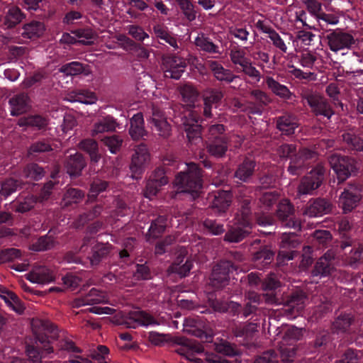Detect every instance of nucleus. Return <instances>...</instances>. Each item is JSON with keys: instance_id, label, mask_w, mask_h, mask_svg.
<instances>
[{"instance_id": "f257e3e1", "label": "nucleus", "mask_w": 363, "mask_h": 363, "mask_svg": "<svg viewBox=\"0 0 363 363\" xmlns=\"http://www.w3.org/2000/svg\"><path fill=\"white\" fill-rule=\"evenodd\" d=\"M31 328L35 341L26 346L29 360L16 357L10 363H41L43 358L53 352L51 344L57 337V328L50 321L40 318L32 320Z\"/></svg>"}, {"instance_id": "f03ea898", "label": "nucleus", "mask_w": 363, "mask_h": 363, "mask_svg": "<svg viewBox=\"0 0 363 363\" xmlns=\"http://www.w3.org/2000/svg\"><path fill=\"white\" fill-rule=\"evenodd\" d=\"M252 199L249 197L242 198L239 203L235 220L236 226H232L225 233L224 240L228 242L238 243L251 234L253 225L252 218Z\"/></svg>"}, {"instance_id": "7ed1b4c3", "label": "nucleus", "mask_w": 363, "mask_h": 363, "mask_svg": "<svg viewBox=\"0 0 363 363\" xmlns=\"http://www.w3.org/2000/svg\"><path fill=\"white\" fill-rule=\"evenodd\" d=\"M202 169L198 164L190 162L186 164V169L180 172L175 177L174 184L178 190L191 194L195 199L199 196L202 188Z\"/></svg>"}, {"instance_id": "20e7f679", "label": "nucleus", "mask_w": 363, "mask_h": 363, "mask_svg": "<svg viewBox=\"0 0 363 363\" xmlns=\"http://www.w3.org/2000/svg\"><path fill=\"white\" fill-rule=\"evenodd\" d=\"M328 161L337 177L338 184L345 182L358 169L354 158L340 153L330 154L328 157Z\"/></svg>"}, {"instance_id": "39448f33", "label": "nucleus", "mask_w": 363, "mask_h": 363, "mask_svg": "<svg viewBox=\"0 0 363 363\" xmlns=\"http://www.w3.org/2000/svg\"><path fill=\"white\" fill-rule=\"evenodd\" d=\"M175 123L182 127L186 135L189 143L197 144L202 141L200 118L193 111H188L182 116L175 117Z\"/></svg>"}, {"instance_id": "423d86ee", "label": "nucleus", "mask_w": 363, "mask_h": 363, "mask_svg": "<svg viewBox=\"0 0 363 363\" xmlns=\"http://www.w3.org/2000/svg\"><path fill=\"white\" fill-rule=\"evenodd\" d=\"M363 186L359 183H350L344 189L338 199V206L344 213L356 208L362 199Z\"/></svg>"}, {"instance_id": "0eeeda50", "label": "nucleus", "mask_w": 363, "mask_h": 363, "mask_svg": "<svg viewBox=\"0 0 363 363\" xmlns=\"http://www.w3.org/2000/svg\"><path fill=\"white\" fill-rule=\"evenodd\" d=\"M325 169L321 164H317L300 182L298 186L299 195L313 194L318 189L325 179Z\"/></svg>"}, {"instance_id": "6e6552de", "label": "nucleus", "mask_w": 363, "mask_h": 363, "mask_svg": "<svg viewBox=\"0 0 363 363\" xmlns=\"http://www.w3.org/2000/svg\"><path fill=\"white\" fill-rule=\"evenodd\" d=\"M303 99L306 101L315 116H322L330 120L335 114L333 104L320 95L306 93L303 96Z\"/></svg>"}, {"instance_id": "1a4fd4ad", "label": "nucleus", "mask_w": 363, "mask_h": 363, "mask_svg": "<svg viewBox=\"0 0 363 363\" xmlns=\"http://www.w3.org/2000/svg\"><path fill=\"white\" fill-rule=\"evenodd\" d=\"M235 269V267L231 261H220L213 268L210 284L216 289L224 288L229 284L230 273Z\"/></svg>"}, {"instance_id": "9d476101", "label": "nucleus", "mask_w": 363, "mask_h": 363, "mask_svg": "<svg viewBox=\"0 0 363 363\" xmlns=\"http://www.w3.org/2000/svg\"><path fill=\"white\" fill-rule=\"evenodd\" d=\"M150 158V155L145 144L141 143L136 146L129 166L133 179H138L141 178Z\"/></svg>"}, {"instance_id": "9b49d317", "label": "nucleus", "mask_w": 363, "mask_h": 363, "mask_svg": "<svg viewBox=\"0 0 363 363\" xmlns=\"http://www.w3.org/2000/svg\"><path fill=\"white\" fill-rule=\"evenodd\" d=\"M219 43H221L220 37L213 40L209 35L201 32L198 33L194 40L197 50L206 53L213 58H218L223 54V48Z\"/></svg>"}, {"instance_id": "f8f14e48", "label": "nucleus", "mask_w": 363, "mask_h": 363, "mask_svg": "<svg viewBox=\"0 0 363 363\" xmlns=\"http://www.w3.org/2000/svg\"><path fill=\"white\" fill-rule=\"evenodd\" d=\"M276 215L283 226L301 230V222L296 218L294 207L289 200L283 199L279 203Z\"/></svg>"}, {"instance_id": "ddd939ff", "label": "nucleus", "mask_w": 363, "mask_h": 363, "mask_svg": "<svg viewBox=\"0 0 363 363\" xmlns=\"http://www.w3.org/2000/svg\"><path fill=\"white\" fill-rule=\"evenodd\" d=\"M261 240L255 239L250 242V250L253 254V261L259 269L267 267L274 260V252L268 245H260Z\"/></svg>"}, {"instance_id": "4468645a", "label": "nucleus", "mask_w": 363, "mask_h": 363, "mask_svg": "<svg viewBox=\"0 0 363 363\" xmlns=\"http://www.w3.org/2000/svg\"><path fill=\"white\" fill-rule=\"evenodd\" d=\"M325 38L330 49L335 52L344 49H350L356 44V40L352 35L340 28L330 30Z\"/></svg>"}, {"instance_id": "2eb2a0df", "label": "nucleus", "mask_w": 363, "mask_h": 363, "mask_svg": "<svg viewBox=\"0 0 363 363\" xmlns=\"http://www.w3.org/2000/svg\"><path fill=\"white\" fill-rule=\"evenodd\" d=\"M162 65L164 75L174 79L181 78L186 67L184 58L177 54H170L162 57Z\"/></svg>"}, {"instance_id": "dca6fc26", "label": "nucleus", "mask_w": 363, "mask_h": 363, "mask_svg": "<svg viewBox=\"0 0 363 363\" xmlns=\"http://www.w3.org/2000/svg\"><path fill=\"white\" fill-rule=\"evenodd\" d=\"M298 245L299 242L294 233H283L280 246L281 249L277 257V263L279 264H284L286 262L292 260L297 255V252L292 249L296 248Z\"/></svg>"}, {"instance_id": "f3484780", "label": "nucleus", "mask_w": 363, "mask_h": 363, "mask_svg": "<svg viewBox=\"0 0 363 363\" xmlns=\"http://www.w3.org/2000/svg\"><path fill=\"white\" fill-rule=\"evenodd\" d=\"M158 324L153 316L141 310L131 311L123 318L121 325L128 328H136L138 326L147 327L150 325Z\"/></svg>"}, {"instance_id": "a211bd4d", "label": "nucleus", "mask_w": 363, "mask_h": 363, "mask_svg": "<svg viewBox=\"0 0 363 363\" xmlns=\"http://www.w3.org/2000/svg\"><path fill=\"white\" fill-rule=\"evenodd\" d=\"M317 154L308 148H302L298 152H296L294 158L291 159L288 172L294 176L302 174L305 167L308 164V160H315Z\"/></svg>"}, {"instance_id": "6ab92c4d", "label": "nucleus", "mask_w": 363, "mask_h": 363, "mask_svg": "<svg viewBox=\"0 0 363 363\" xmlns=\"http://www.w3.org/2000/svg\"><path fill=\"white\" fill-rule=\"evenodd\" d=\"M152 31L155 38L163 42L159 41V43L164 45V43L168 44L173 52L178 54L181 50L182 41L179 40L177 35L170 32L167 26L163 24H155L152 26Z\"/></svg>"}, {"instance_id": "aec40b11", "label": "nucleus", "mask_w": 363, "mask_h": 363, "mask_svg": "<svg viewBox=\"0 0 363 363\" xmlns=\"http://www.w3.org/2000/svg\"><path fill=\"white\" fill-rule=\"evenodd\" d=\"M276 128L281 135L292 136L295 134L299 123L297 116L289 112H285L282 115L274 118Z\"/></svg>"}, {"instance_id": "412c9836", "label": "nucleus", "mask_w": 363, "mask_h": 363, "mask_svg": "<svg viewBox=\"0 0 363 363\" xmlns=\"http://www.w3.org/2000/svg\"><path fill=\"white\" fill-rule=\"evenodd\" d=\"M333 205L325 198L312 199L304 209V214L309 217H318L330 213Z\"/></svg>"}, {"instance_id": "4be33fe9", "label": "nucleus", "mask_w": 363, "mask_h": 363, "mask_svg": "<svg viewBox=\"0 0 363 363\" xmlns=\"http://www.w3.org/2000/svg\"><path fill=\"white\" fill-rule=\"evenodd\" d=\"M223 97L222 91L215 88H206L202 92L203 101V116L206 118L212 117V108H217Z\"/></svg>"}, {"instance_id": "5701e85b", "label": "nucleus", "mask_w": 363, "mask_h": 363, "mask_svg": "<svg viewBox=\"0 0 363 363\" xmlns=\"http://www.w3.org/2000/svg\"><path fill=\"white\" fill-rule=\"evenodd\" d=\"M340 247L347 255V260L352 266L363 257V245L350 238L342 240Z\"/></svg>"}, {"instance_id": "b1692460", "label": "nucleus", "mask_w": 363, "mask_h": 363, "mask_svg": "<svg viewBox=\"0 0 363 363\" xmlns=\"http://www.w3.org/2000/svg\"><path fill=\"white\" fill-rule=\"evenodd\" d=\"M64 164L67 173L71 177H77L82 174L86 166V161L81 153L76 152L74 154L67 156Z\"/></svg>"}, {"instance_id": "393cba45", "label": "nucleus", "mask_w": 363, "mask_h": 363, "mask_svg": "<svg viewBox=\"0 0 363 363\" xmlns=\"http://www.w3.org/2000/svg\"><path fill=\"white\" fill-rule=\"evenodd\" d=\"M256 167L255 160L250 157H245L243 160L238 164L234 173V177L242 182L247 183L252 179Z\"/></svg>"}, {"instance_id": "a878e982", "label": "nucleus", "mask_w": 363, "mask_h": 363, "mask_svg": "<svg viewBox=\"0 0 363 363\" xmlns=\"http://www.w3.org/2000/svg\"><path fill=\"white\" fill-rule=\"evenodd\" d=\"M167 227V216L160 215L152 219L149 229L145 235L147 242L152 243L162 237Z\"/></svg>"}, {"instance_id": "bb28decb", "label": "nucleus", "mask_w": 363, "mask_h": 363, "mask_svg": "<svg viewBox=\"0 0 363 363\" xmlns=\"http://www.w3.org/2000/svg\"><path fill=\"white\" fill-rule=\"evenodd\" d=\"M206 64L212 72L214 77L219 82L230 84L235 79L238 78L231 70L224 68V67L216 60H207Z\"/></svg>"}, {"instance_id": "cd10ccee", "label": "nucleus", "mask_w": 363, "mask_h": 363, "mask_svg": "<svg viewBox=\"0 0 363 363\" xmlns=\"http://www.w3.org/2000/svg\"><path fill=\"white\" fill-rule=\"evenodd\" d=\"M144 125L143 115L140 112L134 114L130 118L128 133L133 140H145L147 136L148 132Z\"/></svg>"}, {"instance_id": "c85d7f7f", "label": "nucleus", "mask_w": 363, "mask_h": 363, "mask_svg": "<svg viewBox=\"0 0 363 363\" xmlns=\"http://www.w3.org/2000/svg\"><path fill=\"white\" fill-rule=\"evenodd\" d=\"M280 286V282L274 277H268L264 279L262 288L266 293L263 294L265 301L269 304H278L279 298L274 291Z\"/></svg>"}, {"instance_id": "c756f323", "label": "nucleus", "mask_w": 363, "mask_h": 363, "mask_svg": "<svg viewBox=\"0 0 363 363\" xmlns=\"http://www.w3.org/2000/svg\"><path fill=\"white\" fill-rule=\"evenodd\" d=\"M49 123L47 117L40 115H30L19 118L18 125L20 127L31 128L33 130H44Z\"/></svg>"}, {"instance_id": "7c9ffc66", "label": "nucleus", "mask_w": 363, "mask_h": 363, "mask_svg": "<svg viewBox=\"0 0 363 363\" xmlns=\"http://www.w3.org/2000/svg\"><path fill=\"white\" fill-rule=\"evenodd\" d=\"M52 151V145L48 139H42L33 142L28 149V155L32 159L44 161L41 155Z\"/></svg>"}, {"instance_id": "2f4dec72", "label": "nucleus", "mask_w": 363, "mask_h": 363, "mask_svg": "<svg viewBox=\"0 0 363 363\" xmlns=\"http://www.w3.org/2000/svg\"><path fill=\"white\" fill-rule=\"evenodd\" d=\"M193 267V262L189 258H186V253L181 252L176 257L169 267L172 272L181 277H186Z\"/></svg>"}, {"instance_id": "473e14b6", "label": "nucleus", "mask_w": 363, "mask_h": 363, "mask_svg": "<svg viewBox=\"0 0 363 363\" xmlns=\"http://www.w3.org/2000/svg\"><path fill=\"white\" fill-rule=\"evenodd\" d=\"M228 138H220L219 139L207 141L206 150L211 156L216 158H223L225 156L228 150Z\"/></svg>"}, {"instance_id": "72a5a7b5", "label": "nucleus", "mask_w": 363, "mask_h": 363, "mask_svg": "<svg viewBox=\"0 0 363 363\" xmlns=\"http://www.w3.org/2000/svg\"><path fill=\"white\" fill-rule=\"evenodd\" d=\"M339 137L344 147L353 153L355 152L363 140L354 128L344 130Z\"/></svg>"}, {"instance_id": "f704fd0d", "label": "nucleus", "mask_w": 363, "mask_h": 363, "mask_svg": "<svg viewBox=\"0 0 363 363\" xmlns=\"http://www.w3.org/2000/svg\"><path fill=\"white\" fill-rule=\"evenodd\" d=\"M30 99L27 94L21 93L16 94L9 99L11 106V114L18 116L27 111L29 108Z\"/></svg>"}, {"instance_id": "c9c22d12", "label": "nucleus", "mask_w": 363, "mask_h": 363, "mask_svg": "<svg viewBox=\"0 0 363 363\" xmlns=\"http://www.w3.org/2000/svg\"><path fill=\"white\" fill-rule=\"evenodd\" d=\"M119 126L116 120L111 115L101 117L95 122L92 128V137L99 133L114 132Z\"/></svg>"}, {"instance_id": "e433bc0d", "label": "nucleus", "mask_w": 363, "mask_h": 363, "mask_svg": "<svg viewBox=\"0 0 363 363\" xmlns=\"http://www.w3.org/2000/svg\"><path fill=\"white\" fill-rule=\"evenodd\" d=\"M27 279L33 283L44 284L53 281L55 277L48 268L40 266L28 274Z\"/></svg>"}, {"instance_id": "4c0bfd02", "label": "nucleus", "mask_w": 363, "mask_h": 363, "mask_svg": "<svg viewBox=\"0 0 363 363\" xmlns=\"http://www.w3.org/2000/svg\"><path fill=\"white\" fill-rule=\"evenodd\" d=\"M179 92L182 101L189 107H194L199 93L196 88L191 84L186 83L179 86Z\"/></svg>"}, {"instance_id": "58836bf2", "label": "nucleus", "mask_w": 363, "mask_h": 363, "mask_svg": "<svg viewBox=\"0 0 363 363\" xmlns=\"http://www.w3.org/2000/svg\"><path fill=\"white\" fill-rule=\"evenodd\" d=\"M25 14L17 6L9 9L4 18L3 26L4 28L12 29L19 24L25 18Z\"/></svg>"}, {"instance_id": "ea45409f", "label": "nucleus", "mask_w": 363, "mask_h": 363, "mask_svg": "<svg viewBox=\"0 0 363 363\" xmlns=\"http://www.w3.org/2000/svg\"><path fill=\"white\" fill-rule=\"evenodd\" d=\"M174 161H172L167 158L163 160V165L155 169L152 173L150 178L152 179L156 183L160 184L161 186H164L169 182V176L171 171L167 166L171 165Z\"/></svg>"}, {"instance_id": "a19ab883", "label": "nucleus", "mask_w": 363, "mask_h": 363, "mask_svg": "<svg viewBox=\"0 0 363 363\" xmlns=\"http://www.w3.org/2000/svg\"><path fill=\"white\" fill-rule=\"evenodd\" d=\"M232 194L228 191H218L215 193L212 206L219 212H225L230 206Z\"/></svg>"}, {"instance_id": "79ce46f5", "label": "nucleus", "mask_w": 363, "mask_h": 363, "mask_svg": "<svg viewBox=\"0 0 363 363\" xmlns=\"http://www.w3.org/2000/svg\"><path fill=\"white\" fill-rule=\"evenodd\" d=\"M45 26L43 23L37 21H32L23 26L21 35L23 38L35 39L43 34Z\"/></svg>"}, {"instance_id": "37998d69", "label": "nucleus", "mask_w": 363, "mask_h": 363, "mask_svg": "<svg viewBox=\"0 0 363 363\" xmlns=\"http://www.w3.org/2000/svg\"><path fill=\"white\" fill-rule=\"evenodd\" d=\"M266 84L268 88L277 96L285 100H290L293 94L290 91L289 88L280 84L272 77H267Z\"/></svg>"}, {"instance_id": "c03bdc74", "label": "nucleus", "mask_w": 363, "mask_h": 363, "mask_svg": "<svg viewBox=\"0 0 363 363\" xmlns=\"http://www.w3.org/2000/svg\"><path fill=\"white\" fill-rule=\"evenodd\" d=\"M333 269L330 259L325 254L316 262L311 273L313 277H326L330 274Z\"/></svg>"}, {"instance_id": "a18cd8bd", "label": "nucleus", "mask_w": 363, "mask_h": 363, "mask_svg": "<svg viewBox=\"0 0 363 363\" xmlns=\"http://www.w3.org/2000/svg\"><path fill=\"white\" fill-rule=\"evenodd\" d=\"M89 215L84 213L80 215L74 223V226L77 229L85 228L86 230V235L84 237L83 240V244L82 245L79 249V252H84L87 250L89 243L90 242L91 240V238L89 235V233L91 229V224L89 223Z\"/></svg>"}, {"instance_id": "49530a36", "label": "nucleus", "mask_w": 363, "mask_h": 363, "mask_svg": "<svg viewBox=\"0 0 363 363\" xmlns=\"http://www.w3.org/2000/svg\"><path fill=\"white\" fill-rule=\"evenodd\" d=\"M38 203L36 196L28 195L23 198H19L13 204L14 211L17 213H25L33 209Z\"/></svg>"}, {"instance_id": "de8ad7c7", "label": "nucleus", "mask_w": 363, "mask_h": 363, "mask_svg": "<svg viewBox=\"0 0 363 363\" xmlns=\"http://www.w3.org/2000/svg\"><path fill=\"white\" fill-rule=\"evenodd\" d=\"M307 298L305 292L297 290L292 292L286 301V305L292 308L293 311L299 312L303 308V304Z\"/></svg>"}, {"instance_id": "09e8293b", "label": "nucleus", "mask_w": 363, "mask_h": 363, "mask_svg": "<svg viewBox=\"0 0 363 363\" xmlns=\"http://www.w3.org/2000/svg\"><path fill=\"white\" fill-rule=\"evenodd\" d=\"M23 183L13 178L6 179L0 183V197L6 198L23 188Z\"/></svg>"}, {"instance_id": "8fccbe9b", "label": "nucleus", "mask_w": 363, "mask_h": 363, "mask_svg": "<svg viewBox=\"0 0 363 363\" xmlns=\"http://www.w3.org/2000/svg\"><path fill=\"white\" fill-rule=\"evenodd\" d=\"M175 1L188 21H195L198 11L196 6L190 0H175Z\"/></svg>"}, {"instance_id": "3c124183", "label": "nucleus", "mask_w": 363, "mask_h": 363, "mask_svg": "<svg viewBox=\"0 0 363 363\" xmlns=\"http://www.w3.org/2000/svg\"><path fill=\"white\" fill-rule=\"evenodd\" d=\"M125 30L138 43H144L146 40L150 38V35L146 33L144 28L138 24H131L125 26Z\"/></svg>"}, {"instance_id": "603ef678", "label": "nucleus", "mask_w": 363, "mask_h": 363, "mask_svg": "<svg viewBox=\"0 0 363 363\" xmlns=\"http://www.w3.org/2000/svg\"><path fill=\"white\" fill-rule=\"evenodd\" d=\"M332 342V335L328 330L319 331L313 341V347L319 351L325 350Z\"/></svg>"}, {"instance_id": "864d4df0", "label": "nucleus", "mask_w": 363, "mask_h": 363, "mask_svg": "<svg viewBox=\"0 0 363 363\" xmlns=\"http://www.w3.org/2000/svg\"><path fill=\"white\" fill-rule=\"evenodd\" d=\"M54 246L55 240L53 237L45 235L40 236L35 242H33L31 249L36 252L47 251L54 247Z\"/></svg>"}, {"instance_id": "5fc2aeb1", "label": "nucleus", "mask_w": 363, "mask_h": 363, "mask_svg": "<svg viewBox=\"0 0 363 363\" xmlns=\"http://www.w3.org/2000/svg\"><path fill=\"white\" fill-rule=\"evenodd\" d=\"M67 99L71 102L91 104V92L84 89L74 90L67 94Z\"/></svg>"}, {"instance_id": "6e6d98bb", "label": "nucleus", "mask_w": 363, "mask_h": 363, "mask_svg": "<svg viewBox=\"0 0 363 363\" xmlns=\"http://www.w3.org/2000/svg\"><path fill=\"white\" fill-rule=\"evenodd\" d=\"M103 144L108 147V150L113 153L118 152L122 147L123 140L118 135H113L111 136H104L101 138Z\"/></svg>"}, {"instance_id": "4d7b16f0", "label": "nucleus", "mask_w": 363, "mask_h": 363, "mask_svg": "<svg viewBox=\"0 0 363 363\" xmlns=\"http://www.w3.org/2000/svg\"><path fill=\"white\" fill-rule=\"evenodd\" d=\"M44 169L36 163H30L26 165L23 169V174L26 178L38 181L45 176Z\"/></svg>"}, {"instance_id": "13d9d810", "label": "nucleus", "mask_w": 363, "mask_h": 363, "mask_svg": "<svg viewBox=\"0 0 363 363\" xmlns=\"http://www.w3.org/2000/svg\"><path fill=\"white\" fill-rule=\"evenodd\" d=\"M59 72L66 76H76L85 72L84 65L77 61L65 64L60 67Z\"/></svg>"}, {"instance_id": "bf43d9fd", "label": "nucleus", "mask_w": 363, "mask_h": 363, "mask_svg": "<svg viewBox=\"0 0 363 363\" xmlns=\"http://www.w3.org/2000/svg\"><path fill=\"white\" fill-rule=\"evenodd\" d=\"M352 323V318L349 314L340 315L333 323L332 329L335 333L346 332Z\"/></svg>"}, {"instance_id": "052dcab7", "label": "nucleus", "mask_w": 363, "mask_h": 363, "mask_svg": "<svg viewBox=\"0 0 363 363\" xmlns=\"http://www.w3.org/2000/svg\"><path fill=\"white\" fill-rule=\"evenodd\" d=\"M279 194L276 191H267L262 194L259 199L260 207L264 210L269 211L272 206L277 203Z\"/></svg>"}, {"instance_id": "680f3d73", "label": "nucleus", "mask_w": 363, "mask_h": 363, "mask_svg": "<svg viewBox=\"0 0 363 363\" xmlns=\"http://www.w3.org/2000/svg\"><path fill=\"white\" fill-rule=\"evenodd\" d=\"M84 192L78 189L70 188L64 195L63 203L65 206H70L72 203L80 202L84 198Z\"/></svg>"}, {"instance_id": "e2e57ef3", "label": "nucleus", "mask_w": 363, "mask_h": 363, "mask_svg": "<svg viewBox=\"0 0 363 363\" xmlns=\"http://www.w3.org/2000/svg\"><path fill=\"white\" fill-rule=\"evenodd\" d=\"M277 155L282 160L294 158L296 153V145L295 144L283 143L276 149Z\"/></svg>"}, {"instance_id": "0e129e2a", "label": "nucleus", "mask_w": 363, "mask_h": 363, "mask_svg": "<svg viewBox=\"0 0 363 363\" xmlns=\"http://www.w3.org/2000/svg\"><path fill=\"white\" fill-rule=\"evenodd\" d=\"M316 20L321 28L325 30L328 33H330V30H331L330 29H328V25L335 26L339 23L338 16L332 13H326L324 11L320 13Z\"/></svg>"}, {"instance_id": "69168bd1", "label": "nucleus", "mask_w": 363, "mask_h": 363, "mask_svg": "<svg viewBox=\"0 0 363 363\" xmlns=\"http://www.w3.org/2000/svg\"><path fill=\"white\" fill-rule=\"evenodd\" d=\"M108 354L109 349L105 345H99L96 349L92 347V363H106Z\"/></svg>"}, {"instance_id": "338daca9", "label": "nucleus", "mask_w": 363, "mask_h": 363, "mask_svg": "<svg viewBox=\"0 0 363 363\" xmlns=\"http://www.w3.org/2000/svg\"><path fill=\"white\" fill-rule=\"evenodd\" d=\"M225 127L223 124L216 123L208 127V141L228 138L225 134Z\"/></svg>"}, {"instance_id": "774afa93", "label": "nucleus", "mask_w": 363, "mask_h": 363, "mask_svg": "<svg viewBox=\"0 0 363 363\" xmlns=\"http://www.w3.org/2000/svg\"><path fill=\"white\" fill-rule=\"evenodd\" d=\"M255 363H279V356L274 350H267L258 356Z\"/></svg>"}]
</instances>
